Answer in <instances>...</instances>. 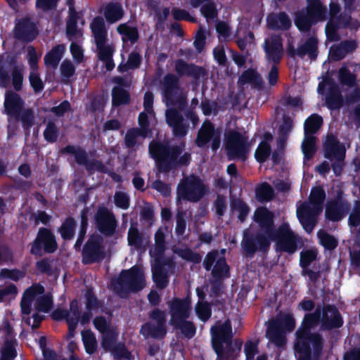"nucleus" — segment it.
I'll list each match as a JSON object with an SVG mask.
<instances>
[{
    "label": "nucleus",
    "mask_w": 360,
    "mask_h": 360,
    "mask_svg": "<svg viewBox=\"0 0 360 360\" xmlns=\"http://www.w3.org/2000/svg\"><path fill=\"white\" fill-rule=\"evenodd\" d=\"M211 345L212 348L217 355V359L221 357L224 349L231 342L234 337L232 323L229 319L224 321H217L214 325L210 328Z\"/></svg>",
    "instance_id": "9b49d317"
},
{
    "label": "nucleus",
    "mask_w": 360,
    "mask_h": 360,
    "mask_svg": "<svg viewBox=\"0 0 360 360\" xmlns=\"http://www.w3.org/2000/svg\"><path fill=\"white\" fill-rule=\"evenodd\" d=\"M103 16L109 24H114L122 19L124 11L119 2H109L103 7Z\"/></svg>",
    "instance_id": "2f4dec72"
},
{
    "label": "nucleus",
    "mask_w": 360,
    "mask_h": 360,
    "mask_svg": "<svg viewBox=\"0 0 360 360\" xmlns=\"http://www.w3.org/2000/svg\"><path fill=\"white\" fill-rule=\"evenodd\" d=\"M53 306V297L49 294L39 296L34 302L35 310L44 313L49 312Z\"/></svg>",
    "instance_id": "13d9d810"
},
{
    "label": "nucleus",
    "mask_w": 360,
    "mask_h": 360,
    "mask_svg": "<svg viewBox=\"0 0 360 360\" xmlns=\"http://www.w3.org/2000/svg\"><path fill=\"white\" fill-rule=\"evenodd\" d=\"M162 86L165 100L172 102L179 89V78L174 74L167 73L163 78Z\"/></svg>",
    "instance_id": "c756f323"
},
{
    "label": "nucleus",
    "mask_w": 360,
    "mask_h": 360,
    "mask_svg": "<svg viewBox=\"0 0 360 360\" xmlns=\"http://www.w3.org/2000/svg\"><path fill=\"white\" fill-rule=\"evenodd\" d=\"M174 70L179 78L186 76L199 80L206 75L204 68L194 63H188L183 59H176L174 61Z\"/></svg>",
    "instance_id": "cd10ccee"
},
{
    "label": "nucleus",
    "mask_w": 360,
    "mask_h": 360,
    "mask_svg": "<svg viewBox=\"0 0 360 360\" xmlns=\"http://www.w3.org/2000/svg\"><path fill=\"white\" fill-rule=\"evenodd\" d=\"M326 193L321 186L311 188L309 202H303L297 210V217L304 230L310 233L314 229L317 216L323 211Z\"/></svg>",
    "instance_id": "39448f33"
},
{
    "label": "nucleus",
    "mask_w": 360,
    "mask_h": 360,
    "mask_svg": "<svg viewBox=\"0 0 360 360\" xmlns=\"http://www.w3.org/2000/svg\"><path fill=\"white\" fill-rule=\"evenodd\" d=\"M207 193V188L202 180L192 174L183 179L177 186V195L179 199L197 202Z\"/></svg>",
    "instance_id": "9d476101"
},
{
    "label": "nucleus",
    "mask_w": 360,
    "mask_h": 360,
    "mask_svg": "<svg viewBox=\"0 0 360 360\" xmlns=\"http://www.w3.org/2000/svg\"><path fill=\"white\" fill-rule=\"evenodd\" d=\"M148 138V136L143 134L138 127H132L127 130L124 136V143L127 148H134L137 145V138Z\"/></svg>",
    "instance_id": "5fc2aeb1"
},
{
    "label": "nucleus",
    "mask_w": 360,
    "mask_h": 360,
    "mask_svg": "<svg viewBox=\"0 0 360 360\" xmlns=\"http://www.w3.org/2000/svg\"><path fill=\"white\" fill-rule=\"evenodd\" d=\"M350 210L351 205L347 200L343 190L338 188L333 191V197L326 202L325 217L330 221H339L348 214Z\"/></svg>",
    "instance_id": "ddd939ff"
},
{
    "label": "nucleus",
    "mask_w": 360,
    "mask_h": 360,
    "mask_svg": "<svg viewBox=\"0 0 360 360\" xmlns=\"http://www.w3.org/2000/svg\"><path fill=\"white\" fill-rule=\"evenodd\" d=\"M11 80L16 92L12 90L6 91L4 102L5 112L16 120H20L23 127L29 129L34 124V112L30 108H24L25 101L17 93L22 90L23 84L22 68L17 63L11 66Z\"/></svg>",
    "instance_id": "20e7f679"
},
{
    "label": "nucleus",
    "mask_w": 360,
    "mask_h": 360,
    "mask_svg": "<svg viewBox=\"0 0 360 360\" xmlns=\"http://www.w3.org/2000/svg\"><path fill=\"white\" fill-rule=\"evenodd\" d=\"M17 63V56L13 53L0 54V87L7 88L11 83V76L6 66L11 68Z\"/></svg>",
    "instance_id": "c85d7f7f"
},
{
    "label": "nucleus",
    "mask_w": 360,
    "mask_h": 360,
    "mask_svg": "<svg viewBox=\"0 0 360 360\" xmlns=\"http://www.w3.org/2000/svg\"><path fill=\"white\" fill-rule=\"evenodd\" d=\"M29 245L30 253L35 257L53 254L58 249L55 233L47 227H40L34 239Z\"/></svg>",
    "instance_id": "1a4fd4ad"
},
{
    "label": "nucleus",
    "mask_w": 360,
    "mask_h": 360,
    "mask_svg": "<svg viewBox=\"0 0 360 360\" xmlns=\"http://www.w3.org/2000/svg\"><path fill=\"white\" fill-rule=\"evenodd\" d=\"M231 210L233 212H238V219L243 223L250 211L248 205L241 198H235L231 200Z\"/></svg>",
    "instance_id": "c03bdc74"
},
{
    "label": "nucleus",
    "mask_w": 360,
    "mask_h": 360,
    "mask_svg": "<svg viewBox=\"0 0 360 360\" xmlns=\"http://www.w3.org/2000/svg\"><path fill=\"white\" fill-rule=\"evenodd\" d=\"M306 12L298 11L295 13L294 22L302 32H309L312 25L327 18V8L321 0H306Z\"/></svg>",
    "instance_id": "0eeeda50"
},
{
    "label": "nucleus",
    "mask_w": 360,
    "mask_h": 360,
    "mask_svg": "<svg viewBox=\"0 0 360 360\" xmlns=\"http://www.w3.org/2000/svg\"><path fill=\"white\" fill-rule=\"evenodd\" d=\"M293 128L292 118L288 115H283L282 123L278 127L279 143H284L288 138L290 132Z\"/></svg>",
    "instance_id": "603ef678"
},
{
    "label": "nucleus",
    "mask_w": 360,
    "mask_h": 360,
    "mask_svg": "<svg viewBox=\"0 0 360 360\" xmlns=\"http://www.w3.org/2000/svg\"><path fill=\"white\" fill-rule=\"evenodd\" d=\"M271 241L276 243L277 252H286L290 255L297 250L299 236L291 229L288 222L281 223L278 228L274 224V214L272 212V225L268 230Z\"/></svg>",
    "instance_id": "423d86ee"
},
{
    "label": "nucleus",
    "mask_w": 360,
    "mask_h": 360,
    "mask_svg": "<svg viewBox=\"0 0 360 360\" xmlns=\"http://www.w3.org/2000/svg\"><path fill=\"white\" fill-rule=\"evenodd\" d=\"M44 139L50 143L57 141L59 136V130L53 121H49L43 132Z\"/></svg>",
    "instance_id": "680f3d73"
},
{
    "label": "nucleus",
    "mask_w": 360,
    "mask_h": 360,
    "mask_svg": "<svg viewBox=\"0 0 360 360\" xmlns=\"http://www.w3.org/2000/svg\"><path fill=\"white\" fill-rule=\"evenodd\" d=\"M90 29L98 50L99 59L103 61L112 58L113 49L110 46H106L108 30L104 19L101 16L95 17L90 23Z\"/></svg>",
    "instance_id": "4468645a"
},
{
    "label": "nucleus",
    "mask_w": 360,
    "mask_h": 360,
    "mask_svg": "<svg viewBox=\"0 0 360 360\" xmlns=\"http://www.w3.org/2000/svg\"><path fill=\"white\" fill-rule=\"evenodd\" d=\"M65 52L63 44H58L53 46L44 56V63L53 68H57Z\"/></svg>",
    "instance_id": "58836bf2"
},
{
    "label": "nucleus",
    "mask_w": 360,
    "mask_h": 360,
    "mask_svg": "<svg viewBox=\"0 0 360 360\" xmlns=\"http://www.w3.org/2000/svg\"><path fill=\"white\" fill-rule=\"evenodd\" d=\"M129 92L121 86H114L112 89V104L114 107H120L130 103Z\"/></svg>",
    "instance_id": "a19ab883"
},
{
    "label": "nucleus",
    "mask_w": 360,
    "mask_h": 360,
    "mask_svg": "<svg viewBox=\"0 0 360 360\" xmlns=\"http://www.w3.org/2000/svg\"><path fill=\"white\" fill-rule=\"evenodd\" d=\"M243 343L241 339L233 338L224 349L221 356L217 360H236L240 356Z\"/></svg>",
    "instance_id": "c9c22d12"
},
{
    "label": "nucleus",
    "mask_w": 360,
    "mask_h": 360,
    "mask_svg": "<svg viewBox=\"0 0 360 360\" xmlns=\"http://www.w3.org/2000/svg\"><path fill=\"white\" fill-rule=\"evenodd\" d=\"M200 13L207 22L218 18V10L216 4L210 1L205 3L200 8Z\"/></svg>",
    "instance_id": "e2e57ef3"
},
{
    "label": "nucleus",
    "mask_w": 360,
    "mask_h": 360,
    "mask_svg": "<svg viewBox=\"0 0 360 360\" xmlns=\"http://www.w3.org/2000/svg\"><path fill=\"white\" fill-rule=\"evenodd\" d=\"M174 266L172 258H154L152 268V278L158 288L165 289L169 285V270Z\"/></svg>",
    "instance_id": "aec40b11"
},
{
    "label": "nucleus",
    "mask_w": 360,
    "mask_h": 360,
    "mask_svg": "<svg viewBox=\"0 0 360 360\" xmlns=\"http://www.w3.org/2000/svg\"><path fill=\"white\" fill-rule=\"evenodd\" d=\"M323 124V118L318 114H312L308 117L304 123V135L316 134Z\"/></svg>",
    "instance_id": "49530a36"
},
{
    "label": "nucleus",
    "mask_w": 360,
    "mask_h": 360,
    "mask_svg": "<svg viewBox=\"0 0 360 360\" xmlns=\"http://www.w3.org/2000/svg\"><path fill=\"white\" fill-rule=\"evenodd\" d=\"M324 157L333 161V160H345L346 150L333 134H328L323 143Z\"/></svg>",
    "instance_id": "bb28decb"
},
{
    "label": "nucleus",
    "mask_w": 360,
    "mask_h": 360,
    "mask_svg": "<svg viewBox=\"0 0 360 360\" xmlns=\"http://www.w3.org/2000/svg\"><path fill=\"white\" fill-rule=\"evenodd\" d=\"M103 243L101 236L96 233L89 236L82 250V263L84 265L100 263L105 259L106 252Z\"/></svg>",
    "instance_id": "2eb2a0df"
},
{
    "label": "nucleus",
    "mask_w": 360,
    "mask_h": 360,
    "mask_svg": "<svg viewBox=\"0 0 360 360\" xmlns=\"http://www.w3.org/2000/svg\"><path fill=\"white\" fill-rule=\"evenodd\" d=\"M325 82L328 84L325 96V105L330 110H340L345 103L340 86L328 77L325 78Z\"/></svg>",
    "instance_id": "a878e982"
},
{
    "label": "nucleus",
    "mask_w": 360,
    "mask_h": 360,
    "mask_svg": "<svg viewBox=\"0 0 360 360\" xmlns=\"http://www.w3.org/2000/svg\"><path fill=\"white\" fill-rule=\"evenodd\" d=\"M338 78L342 86L353 88L357 85V75L352 72L346 65H342L339 69Z\"/></svg>",
    "instance_id": "37998d69"
},
{
    "label": "nucleus",
    "mask_w": 360,
    "mask_h": 360,
    "mask_svg": "<svg viewBox=\"0 0 360 360\" xmlns=\"http://www.w3.org/2000/svg\"><path fill=\"white\" fill-rule=\"evenodd\" d=\"M80 18L78 13L74 8H70L69 16L66 22V35L70 40L76 37L79 32L77 27L78 20Z\"/></svg>",
    "instance_id": "ea45409f"
},
{
    "label": "nucleus",
    "mask_w": 360,
    "mask_h": 360,
    "mask_svg": "<svg viewBox=\"0 0 360 360\" xmlns=\"http://www.w3.org/2000/svg\"><path fill=\"white\" fill-rule=\"evenodd\" d=\"M316 139L314 135H304V141L302 143V150L304 159L309 160L311 159L316 153Z\"/></svg>",
    "instance_id": "09e8293b"
},
{
    "label": "nucleus",
    "mask_w": 360,
    "mask_h": 360,
    "mask_svg": "<svg viewBox=\"0 0 360 360\" xmlns=\"http://www.w3.org/2000/svg\"><path fill=\"white\" fill-rule=\"evenodd\" d=\"M186 143L171 144L168 140L153 139L148 145V153L154 160L159 172L168 174L190 165L192 157L189 152H184Z\"/></svg>",
    "instance_id": "f257e3e1"
},
{
    "label": "nucleus",
    "mask_w": 360,
    "mask_h": 360,
    "mask_svg": "<svg viewBox=\"0 0 360 360\" xmlns=\"http://www.w3.org/2000/svg\"><path fill=\"white\" fill-rule=\"evenodd\" d=\"M171 326L181 330V333L188 339L192 338L196 333V326L193 322L187 319H182L176 323H171Z\"/></svg>",
    "instance_id": "8fccbe9b"
},
{
    "label": "nucleus",
    "mask_w": 360,
    "mask_h": 360,
    "mask_svg": "<svg viewBox=\"0 0 360 360\" xmlns=\"http://www.w3.org/2000/svg\"><path fill=\"white\" fill-rule=\"evenodd\" d=\"M317 236L320 240V243L326 250H333L338 245L337 239L323 230H319L317 233Z\"/></svg>",
    "instance_id": "4d7b16f0"
},
{
    "label": "nucleus",
    "mask_w": 360,
    "mask_h": 360,
    "mask_svg": "<svg viewBox=\"0 0 360 360\" xmlns=\"http://www.w3.org/2000/svg\"><path fill=\"white\" fill-rule=\"evenodd\" d=\"M348 225L356 228L360 226V200L354 202L353 208L348 217Z\"/></svg>",
    "instance_id": "774afa93"
},
{
    "label": "nucleus",
    "mask_w": 360,
    "mask_h": 360,
    "mask_svg": "<svg viewBox=\"0 0 360 360\" xmlns=\"http://www.w3.org/2000/svg\"><path fill=\"white\" fill-rule=\"evenodd\" d=\"M96 230L103 236L110 237L114 235L117 221L113 212L105 206H99L94 217Z\"/></svg>",
    "instance_id": "a211bd4d"
},
{
    "label": "nucleus",
    "mask_w": 360,
    "mask_h": 360,
    "mask_svg": "<svg viewBox=\"0 0 360 360\" xmlns=\"http://www.w3.org/2000/svg\"><path fill=\"white\" fill-rule=\"evenodd\" d=\"M118 290L124 292H139L146 285L143 271L136 266L122 270L118 278L112 281Z\"/></svg>",
    "instance_id": "f8f14e48"
},
{
    "label": "nucleus",
    "mask_w": 360,
    "mask_h": 360,
    "mask_svg": "<svg viewBox=\"0 0 360 360\" xmlns=\"http://www.w3.org/2000/svg\"><path fill=\"white\" fill-rule=\"evenodd\" d=\"M149 319L155 321L156 325L147 322L143 324L141 333L146 337L161 339L167 334V315L165 311L158 308L153 309L148 314Z\"/></svg>",
    "instance_id": "f3484780"
},
{
    "label": "nucleus",
    "mask_w": 360,
    "mask_h": 360,
    "mask_svg": "<svg viewBox=\"0 0 360 360\" xmlns=\"http://www.w3.org/2000/svg\"><path fill=\"white\" fill-rule=\"evenodd\" d=\"M15 340H6L4 342V347L1 351V360H14L18 353L15 349Z\"/></svg>",
    "instance_id": "052dcab7"
},
{
    "label": "nucleus",
    "mask_w": 360,
    "mask_h": 360,
    "mask_svg": "<svg viewBox=\"0 0 360 360\" xmlns=\"http://www.w3.org/2000/svg\"><path fill=\"white\" fill-rule=\"evenodd\" d=\"M249 148L248 136L236 130L229 132L226 141V150L230 160L237 158L245 161L249 153Z\"/></svg>",
    "instance_id": "dca6fc26"
},
{
    "label": "nucleus",
    "mask_w": 360,
    "mask_h": 360,
    "mask_svg": "<svg viewBox=\"0 0 360 360\" xmlns=\"http://www.w3.org/2000/svg\"><path fill=\"white\" fill-rule=\"evenodd\" d=\"M127 241L129 246H134L136 249H140L143 246L144 237L137 227L131 226L128 230Z\"/></svg>",
    "instance_id": "3c124183"
},
{
    "label": "nucleus",
    "mask_w": 360,
    "mask_h": 360,
    "mask_svg": "<svg viewBox=\"0 0 360 360\" xmlns=\"http://www.w3.org/2000/svg\"><path fill=\"white\" fill-rule=\"evenodd\" d=\"M82 342L86 352L88 354H94L98 348V343L95 335L89 330L82 333Z\"/></svg>",
    "instance_id": "864d4df0"
},
{
    "label": "nucleus",
    "mask_w": 360,
    "mask_h": 360,
    "mask_svg": "<svg viewBox=\"0 0 360 360\" xmlns=\"http://www.w3.org/2000/svg\"><path fill=\"white\" fill-rule=\"evenodd\" d=\"M25 276V272L18 269H9L4 268L0 271V279L7 278L15 282L23 278Z\"/></svg>",
    "instance_id": "338daca9"
},
{
    "label": "nucleus",
    "mask_w": 360,
    "mask_h": 360,
    "mask_svg": "<svg viewBox=\"0 0 360 360\" xmlns=\"http://www.w3.org/2000/svg\"><path fill=\"white\" fill-rule=\"evenodd\" d=\"M165 120L167 124L172 128L174 137L181 139L187 135L189 124L177 109L168 108L165 112Z\"/></svg>",
    "instance_id": "5701e85b"
},
{
    "label": "nucleus",
    "mask_w": 360,
    "mask_h": 360,
    "mask_svg": "<svg viewBox=\"0 0 360 360\" xmlns=\"http://www.w3.org/2000/svg\"><path fill=\"white\" fill-rule=\"evenodd\" d=\"M178 255L185 261L192 262L193 264H200L202 261V256L200 253L193 251L191 248H186L179 249L176 252Z\"/></svg>",
    "instance_id": "69168bd1"
},
{
    "label": "nucleus",
    "mask_w": 360,
    "mask_h": 360,
    "mask_svg": "<svg viewBox=\"0 0 360 360\" xmlns=\"http://www.w3.org/2000/svg\"><path fill=\"white\" fill-rule=\"evenodd\" d=\"M212 278L224 279L230 277V266L225 257H219L213 268L211 269Z\"/></svg>",
    "instance_id": "4c0bfd02"
},
{
    "label": "nucleus",
    "mask_w": 360,
    "mask_h": 360,
    "mask_svg": "<svg viewBox=\"0 0 360 360\" xmlns=\"http://www.w3.org/2000/svg\"><path fill=\"white\" fill-rule=\"evenodd\" d=\"M317 259V252L308 249L302 250L300 254V266L302 269H307Z\"/></svg>",
    "instance_id": "0e129e2a"
},
{
    "label": "nucleus",
    "mask_w": 360,
    "mask_h": 360,
    "mask_svg": "<svg viewBox=\"0 0 360 360\" xmlns=\"http://www.w3.org/2000/svg\"><path fill=\"white\" fill-rule=\"evenodd\" d=\"M318 43L315 37L307 38L304 44L298 46V56L303 58L307 55L310 60H316L319 53Z\"/></svg>",
    "instance_id": "f704fd0d"
},
{
    "label": "nucleus",
    "mask_w": 360,
    "mask_h": 360,
    "mask_svg": "<svg viewBox=\"0 0 360 360\" xmlns=\"http://www.w3.org/2000/svg\"><path fill=\"white\" fill-rule=\"evenodd\" d=\"M321 328L323 330H331L340 328L343 325L342 315L338 308L333 304H326L321 309Z\"/></svg>",
    "instance_id": "393cba45"
},
{
    "label": "nucleus",
    "mask_w": 360,
    "mask_h": 360,
    "mask_svg": "<svg viewBox=\"0 0 360 360\" xmlns=\"http://www.w3.org/2000/svg\"><path fill=\"white\" fill-rule=\"evenodd\" d=\"M216 134L214 124L207 120L202 123L200 129L198 130L195 143L199 148H204Z\"/></svg>",
    "instance_id": "473e14b6"
},
{
    "label": "nucleus",
    "mask_w": 360,
    "mask_h": 360,
    "mask_svg": "<svg viewBox=\"0 0 360 360\" xmlns=\"http://www.w3.org/2000/svg\"><path fill=\"white\" fill-rule=\"evenodd\" d=\"M116 30L121 35L123 44L130 42L133 45L140 38L138 28L136 26H130L129 22L120 24L117 27Z\"/></svg>",
    "instance_id": "72a5a7b5"
},
{
    "label": "nucleus",
    "mask_w": 360,
    "mask_h": 360,
    "mask_svg": "<svg viewBox=\"0 0 360 360\" xmlns=\"http://www.w3.org/2000/svg\"><path fill=\"white\" fill-rule=\"evenodd\" d=\"M166 250L165 234L161 229H158L155 233L154 258L164 259Z\"/></svg>",
    "instance_id": "de8ad7c7"
},
{
    "label": "nucleus",
    "mask_w": 360,
    "mask_h": 360,
    "mask_svg": "<svg viewBox=\"0 0 360 360\" xmlns=\"http://www.w3.org/2000/svg\"><path fill=\"white\" fill-rule=\"evenodd\" d=\"M253 219L260 231L255 233L244 231L240 243L244 255L250 258L255 257L257 252L266 253L270 248L271 241L268 230L272 225V212L266 207H257Z\"/></svg>",
    "instance_id": "7ed1b4c3"
},
{
    "label": "nucleus",
    "mask_w": 360,
    "mask_h": 360,
    "mask_svg": "<svg viewBox=\"0 0 360 360\" xmlns=\"http://www.w3.org/2000/svg\"><path fill=\"white\" fill-rule=\"evenodd\" d=\"M271 151L270 144L267 141H262L255 152V158L259 163L262 164L268 159Z\"/></svg>",
    "instance_id": "bf43d9fd"
},
{
    "label": "nucleus",
    "mask_w": 360,
    "mask_h": 360,
    "mask_svg": "<svg viewBox=\"0 0 360 360\" xmlns=\"http://www.w3.org/2000/svg\"><path fill=\"white\" fill-rule=\"evenodd\" d=\"M198 318L202 322H207L212 316L211 304L208 302L198 301L195 306Z\"/></svg>",
    "instance_id": "6e6d98bb"
},
{
    "label": "nucleus",
    "mask_w": 360,
    "mask_h": 360,
    "mask_svg": "<svg viewBox=\"0 0 360 360\" xmlns=\"http://www.w3.org/2000/svg\"><path fill=\"white\" fill-rule=\"evenodd\" d=\"M169 314L171 316L169 323L178 322L182 319H188L191 314V300L189 297L179 298L174 297L168 302Z\"/></svg>",
    "instance_id": "412c9836"
},
{
    "label": "nucleus",
    "mask_w": 360,
    "mask_h": 360,
    "mask_svg": "<svg viewBox=\"0 0 360 360\" xmlns=\"http://www.w3.org/2000/svg\"><path fill=\"white\" fill-rule=\"evenodd\" d=\"M266 20L269 27L272 30L286 31L292 26L290 17L284 11L269 15Z\"/></svg>",
    "instance_id": "7c9ffc66"
},
{
    "label": "nucleus",
    "mask_w": 360,
    "mask_h": 360,
    "mask_svg": "<svg viewBox=\"0 0 360 360\" xmlns=\"http://www.w3.org/2000/svg\"><path fill=\"white\" fill-rule=\"evenodd\" d=\"M274 197V190L267 182H262L255 188V198L261 203L271 201Z\"/></svg>",
    "instance_id": "a18cd8bd"
},
{
    "label": "nucleus",
    "mask_w": 360,
    "mask_h": 360,
    "mask_svg": "<svg viewBox=\"0 0 360 360\" xmlns=\"http://www.w3.org/2000/svg\"><path fill=\"white\" fill-rule=\"evenodd\" d=\"M61 154H71L75 157V162L79 165L85 167L86 171L93 173L95 171L103 172L105 167L103 163L98 160H89L86 150L80 146L75 147L68 145L60 150Z\"/></svg>",
    "instance_id": "6ab92c4d"
},
{
    "label": "nucleus",
    "mask_w": 360,
    "mask_h": 360,
    "mask_svg": "<svg viewBox=\"0 0 360 360\" xmlns=\"http://www.w3.org/2000/svg\"><path fill=\"white\" fill-rule=\"evenodd\" d=\"M295 328V320L293 316L286 314L269 322L266 337L276 346L283 347L286 344V332L290 333Z\"/></svg>",
    "instance_id": "6e6552de"
},
{
    "label": "nucleus",
    "mask_w": 360,
    "mask_h": 360,
    "mask_svg": "<svg viewBox=\"0 0 360 360\" xmlns=\"http://www.w3.org/2000/svg\"><path fill=\"white\" fill-rule=\"evenodd\" d=\"M321 308L317 307L312 313L304 315L301 326L295 333V352L299 354L297 360H311V348L314 356L319 357L323 349V337L319 333H311L321 323Z\"/></svg>",
    "instance_id": "f03ea898"
},
{
    "label": "nucleus",
    "mask_w": 360,
    "mask_h": 360,
    "mask_svg": "<svg viewBox=\"0 0 360 360\" xmlns=\"http://www.w3.org/2000/svg\"><path fill=\"white\" fill-rule=\"evenodd\" d=\"M13 31L15 37L25 43L32 42L39 34L36 23L27 16L17 20Z\"/></svg>",
    "instance_id": "4be33fe9"
},
{
    "label": "nucleus",
    "mask_w": 360,
    "mask_h": 360,
    "mask_svg": "<svg viewBox=\"0 0 360 360\" xmlns=\"http://www.w3.org/2000/svg\"><path fill=\"white\" fill-rule=\"evenodd\" d=\"M264 51L266 60L275 65L279 64L283 56V39L281 35L273 34L269 38H266Z\"/></svg>",
    "instance_id": "b1692460"
},
{
    "label": "nucleus",
    "mask_w": 360,
    "mask_h": 360,
    "mask_svg": "<svg viewBox=\"0 0 360 360\" xmlns=\"http://www.w3.org/2000/svg\"><path fill=\"white\" fill-rule=\"evenodd\" d=\"M77 221L72 217H67L58 228V233L63 240H71L75 238Z\"/></svg>",
    "instance_id": "e433bc0d"
},
{
    "label": "nucleus",
    "mask_w": 360,
    "mask_h": 360,
    "mask_svg": "<svg viewBox=\"0 0 360 360\" xmlns=\"http://www.w3.org/2000/svg\"><path fill=\"white\" fill-rule=\"evenodd\" d=\"M238 83L243 85L250 84L255 86L261 87L263 84V81L257 70L252 68H248L240 75L238 79Z\"/></svg>",
    "instance_id": "79ce46f5"
}]
</instances>
